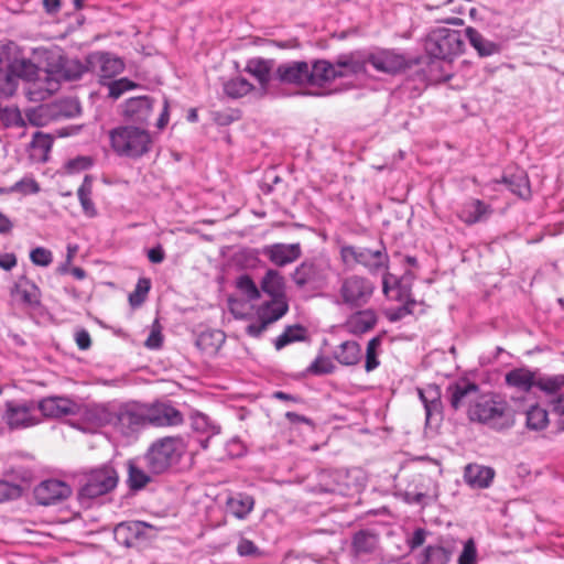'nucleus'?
<instances>
[{"label": "nucleus", "mask_w": 564, "mask_h": 564, "mask_svg": "<svg viewBox=\"0 0 564 564\" xmlns=\"http://www.w3.org/2000/svg\"><path fill=\"white\" fill-rule=\"evenodd\" d=\"M340 257L344 263H357L365 267L370 273H377L388 268L389 256L386 247L372 250L366 247L343 246Z\"/></svg>", "instance_id": "7"}, {"label": "nucleus", "mask_w": 564, "mask_h": 564, "mask_svg": "<svg viewBox=\"0 0 564 564\" xmlns=\"http://www.w3.org/2000/svg\"><path fill=\"white\" fill-rule=\"evenodd\" d=\"M113 152L128 159H139L147 154L152 147L149 131L131 124L117 127L109 132Z\"/></svg>", "instance_id": "3"}, {"label": "nucleus", "mask_w": 564, "mask_h": 564, "mask_svg": "<svg viewBox=\"0 0 564 564\" xmlns=\"http://www.w3.org/2000/svg\"><path fill=\"white\" fill-rule=\"evenodd\" d=\"M118 484V474L111 466H102L93 470L86 482L82 486L78 498L82 503L86 500L104 496L116 488Z\"/></svg>", "instance_id": "10"}, {"label": "nucleus", "mask_w": 564, "mask_h": 564, "mask_svg": "<svg viewBox=\"0 0 564 564\" xmlns=\"http://www.w3.org/2000/svg\"><path fill=\"white\" fill-rule=\"evenodd\" d=\"M86 62L89 70L98 76L100 84L124 69L123 61L109 52H94L86 57Z\"/></svg>", "instance_id": "12"}, {"label": "nucleus", "mask_w": 564, "mask_h": 564, "mask_svg": "<svg viewBox=\"0 0 564 564\" xmlns=\"http://www.w3.org/2000/svg\"><path fill=\"white\" fill-rule=\"evenodd\" d=\"M82 107L77 99L64 98L50 104L41 105L28 113L30 122L43 126L48 120L70 119L80 115Z\"/></svg>", "instance_id": "8"}, {"label": "nucleus", "mask_w": 564, "mask_h": 564, "mask_svg": "<svg viewBox=\"0 0 564 564\" xmlns=\"http://www.w3.org/2000/svg\"><path fill=\"white\" fill-rule=\"evenodd\" d=\"M102 85L108 88V97L115 100L120 98L123 93L137 87V84L127 77L119 79L111 78Z\"/></svg>", "instance_id": "48"}, {"label": "nucleus", "mask_w": 564, "mask_h": 564, "mask_svg": "<svg viewBox=\"0 0 564 564\" xmlns=\"http://www.w3.org/2000/svg\"><path fill=\"white\" fill-rule=\"evenodd\" d=\"M416 305L415 300H408L404 305L398 307L393 313L390 314L389 319L397 322L404 318L408 315L413 314V308Z\"/></svg>", "instance_id": "63"}, {"label": "nucleus", "mask_w": 564, "mask_h": 564, "mask_svg": "<svg viewBox=\"0 0 564 564\" xmlns=\"http://www.w3.org/2000/svg\"><path fill=\"white\" fill-rule=\"evenodd\" d=\"M333 357L343 366H356L362 358L361 346L354 340H346L333 351Z\"/></svg>", "instance_id": "30"}, {"label": "nucleus", "mask_w": 564, "mask_h": 564, "mask_svg": "<svg viewBox=\"0 0 564 564\" xmlns=\"http://www.w3.org/2000/svg\"><path fill=\"white\" fill-rule=\"evenodd\" d=\"M366 57L367 52L365 51H352L339 54L334 61L337 74H343L344 78L366 73V66L368 64Z\"/></svg>", "instance_id": "22"}, {"label": "nucleus", "mask_w": 564, "mask_h": 564, "mask_svg": "<svg viewBox=\"0 0 564 564\" xmlns=\"http://www.w3.org/2000/svg\"><path fill=\"white\" fill-rule=\"evenodd\" d=\"M153 99L149 96L132 97L124 102L123 116L134 123L145 124L152 113Z\"/></svg>", "instance_id": "23"}, {"label": "nucleus", "mask_w": 564, "mask_h": 564, "mask_svg": "<svg viewBox=\"0 0 564 564\" xmlns=\"http://www.w3.org/2000/svg\"><path fill=\"white\" fill-rule=\"evenodd\" d=\"M22 489L19 485L0 480V503L6 500L17 499L21 496Z\"/></svg>", "instance_id": "59"}, {"label": "nucleus", "mask_w": 564, "mask_h": 564, "mask_svg": "<svg viewBox=\"0 0 564 564\" xmlns=\"http://www.w3.org/2000/svg\"><path fill=\"white\" fill-rule=\"evenodd\" d=\"M225 341V335L221 332L203 333L197 338V346L203 349L210 347L213 350H217L220 345Z\"/></svg>", "instance_id": "53"}, {"label": "nucleus", "mask_w": 564, "mask_h": 564, "mask_svg": "<svg viewBox=\"0 0 564 564\" xmlns=\"http://www.w3.org/2000/svg\"><path fill=\"white\" fill-rule=\"evenodd\" d=\"M192 426L194 431L206 434L207 436L199 441L203 448L208 447L209 440L220 433V426L212 422V420L203 413H197L192 417Z\"/></svg>", "instance_id": "37"}, {"label": "nucleus", "mask_w": 564, "mask_h": 564, "mask_svg": "<svg viewBox=\"0 0 564 564\" xmlns=\"http://www.w3.org/2000/svg\"><path fill=\"white\" fill-rule=\"evenodd\" d=\"M11 191L21 192L23 194H36L40 192V185L33 178H23L17 182Z\"/></svg>", "instance_id": "61"}, {"label": "nucleus", "mask_w": 564, "mask_h": 564, "mask_svg": "<svg viewBox=\"0 0 564 564\" xmlns=\"http://www.w3.org/2000/svg\"><path fill=\"white\" fill-rule=\"evenodd\" d=\"M148 528L150 525L142 521L121 522L115 527L113 536L119 544L131 547L144 535Z\"/></svg>", "instance_id": "26"}, {"label": "nucleus", "mask_w": 564, "mask_h": 564, "mask_svg": "<svg viewBox=\"0 0 564 564\" xmlns=\"http://www.w3.org/2000/svg\"><path fill=\"white\" fill-rule=\"evenodd\" d=\"M378 545V536L369 530H360L352 538L356 554H370Z\"/></svg>", "instance_id": "41"}, {"label": "nucleus", "mask_w": 564, "mask_h": 564, "mask_svg": "<svg viewBox=\"0 0 564 564\" xmlns=\"http://www.w3.org/2000/svg\"><path fill=\"white\" fill-rule=\"evenodd\" d=\"M37 409L46 417H63L77 414L79 405L69 398L48 397L39 402Z\"/></svg>", "instance_id": "20"}, {"label": "nucleus", "mask_w": 564, "mask_h": 564, "mask_svg": "<svg viewBox=\"0 0 564 564\" xmlns=\"http://www.w3.org/2000/svg\"><path fill=\"white\" fill-rule=\"evenodd\" d=\"M273 80L288 86H308V62L290 61L279 64L273 70Z\"/></svg>", "instance_id": "13"}, {"label": "nucleus", "mask_w": 564, "mask_h": 564, "mask_svg": "<svg viewBox=\"0 0 564 564\" xmlns=\"http://www.w3.org/2000/svg\"><path fill=\"white\" fill-rule=\"evenodd\" d=\"M465 32L441 26L432 30L425 41L427 54L434 58L447 59L464 50Z\"/></svg>", "instance_id": "5"}, {"label": "nucleus", "mask_w": 564, "mask_h": 564, "mask_svg": "<svg viewBox=\"0 0 564 564\" xmlns=\"http://www.w3.org/2000/svg\"><path fill=\"white\" fill-rule=\"evenodd\" d=\"M495 477V470L491 467L469 464L465 467L464 479L473 488H487Z\"/></svg>", "instance_id": "28"}, {"label": "nucleus", "mask_w": 564, "mask_h": 564, "mask_svg": "<svg viewBox=\"0 0 564 564\" xmlns=\"http://www.w3.org/2000/svg\"><path fill=\"white\" fill-rule=\"evenodd\" d=\"M406 487H411L414 492L424 494V499L427 502H432L437 498L436 485L429 475H413Z\"/></svg>", "instance_id": "38"}, {"label": "nucleus", "mask_w": 564, "mask_h": 564, "mask_svg": "<svg viewBox=\"0 0 564 564\" xmlns=\"http://www.w3.org/2000/svg\"><path fill=\"white\" fill-rule=\"evenodd\" d=\"M87 70V62L83 64L78 59H65L61 63L57 75L63 80L72 82L82 78Z\"/></svg>", "instance_id": "42"}, {"label": "nucleus", "mask_w": 564, "mask_h": 564, "mask_svg": "<svg viewBox=\"0 0 564 564\" xmlns=\"http://www.w3.org/2000/svg\"><path fill=\"white\" fill-rule=\"evenodd\" d=\"M95 411L100 423L113 425L124 435L148 425L145 403L127 402L118 406L98 405Z\"/></svg>", "instance_id": "1"}, {"label": "nucleus", "mask_w": 564, "mask_h": 564, "mask_svg": "<svg viewBox=\"0 0 564 564\" xmlns=\"http://www.w3.org/2000/svg\"><path fill=\"white\" fill-rule=\"evenodd\" d=\"M261 290L271 299H285L283 276L275 270H268L261 281Z\"/></svg>", "instance_id": "34"}, {"label": "nucleus", "mask_w": 564, "mask_h": 564, "mask_svg": "<svg viewBox=\"0 0 564 564\" xmlns=\"http://www.w3.org/2000/svg\"><path fill=\"white\" fill-rule=\"evenodd\" d=\"M494 214L491 205L478 199L467 200L458 213V218L467 226L487 221Z\"/></svg>", "instance_id": "24"}, {"label": "nucleus", "mask_w": 564, "mask_h": 564, "mask_svg": "<svg viewBox=\"0 0 564 564\" xmlns=\"http://www.w3.org/2000/svg\"><path fill=\"white\" fill-rule=\"evenodd\" d=\"M0 121L6 127L21 126L23 123L19 109L8 107L0 110Z\"/></svg>", "instance_id": "57"}, {"label": "nucleus", "mask_w": 564, "mask_h": 564, "mask_svg": "<svg viewBox=\"0 0 564 564\" xmlns=\"http://www.w3.org/2000/svg\"><path fill=\"white\" fill-rule=\"evenodd\" d=\"M261 253L276 267H285L293 263L302 256V248L295 243H273L264 246Z\"/></svg>", "instance_id": "19"}, {"label": "nucleus", "mask_w": 564, "mask_h": 564, "mask_svg": "<svg viewBox=\"0 0 564 564\" xmlns=\"http://www.w3.org/2000/svg\"><path fill=\"white\" fill-rule=\"evenodd\" d=\"M378 323V315L372 308L357 311L350 314L343 327L351 335L360 336L370 332Z\"/></svg>", "instance_id": "25"}, {"label": "nucleus", "mask_w": 564, "mask_h": 564, "mask_svg": "<svg viewBox=\"0 0 564 564\" xmlns=\"http://www.w3.org/2000/svg\"><path fill=\"white\" fill-rule=\"evenodd\" d=\"M254 89V86L246 78L236 76L224 83V93L232 99L241 98Z\"/></svg>", "instance_id": "45"}, {"label": "nucleus", "mask_w": 564, "mask_h": 564, "mask_svg": "<svg viewBox=\"0 0 564 564\" xmlns=\"http://www.w3.org/2000/svg\"><path fill=\"white\" fill-rule=\"evenodd\" d=\"M536 378L532 371L517 368L506 375V382L510 387L528 392L532 387H535Z\"/></svg>", "instance_id": "35"}, {"label": "nucleus", "mask_w": 564, "mask_h": 564, "mask_svg": "<svg viewBox=\"0 0 564 564\" xmlns=\"http://www.w3.org/2000/svg\"><path fill=\"white\" fill-rule=\"evenodd\" d=\"M343 74H337L334 62L327 59H315L308 63V86L323 88Z\"/></svg>", "instance_id": "21"}, {"label": "nucleus", "mask_w": 564, "mask_h": 564, "mask_svg": "<svg viewBox=\"0 0 564 564\" xmlns=\"http://www.w3.org/2000/svg\"><path fill=\"white\" fill-rule=\"evenodd\" d=\"M91 194H93V178L89 175H86L84 177L82 185L77 189V196H78V200L80 203L84 214L89 218L97 216V209L91 199Z\"/></svg>", "instance_id": "39"}, {"label": "nucleus", "mask_w": 564, "mask_h": 564, "mask_svg": "<svg viewBox=\"0 0 564 564\" xmlns=\"http://www.w3.org/2000/svg\"><path fill=\"white\" fill-rule=\"evenodd\" d=\"M465 37L469 41L470 45L476 50L480 57L492 56L501 51L498 43L486 39L479 31L471 26L465 29Z\"/></svg>", "instance_id": "29"}, {"label": "nucleus", "mask_w": 564, "mask_h": 564, "mask_svg": "<svg viewBox=\"0 0 564 564\" xmlns=\"http://www.w3.org/2000/svg\"><path fill=\"white\" fill-rule=\"evenodd\" d=\"M375 284L368 278L350 274L339 281L336 303L348 308H359L368 304L375 292Z\"/></svg>", "instance_id": "6"}, {"label": "nucleus", "mask_w": 564, "mask_h": 564, "mask_svg": "<svg viewBox=\"0 0 564 564\" xmlns=\"http://www.w3.org/2000/svg\"><path fill=\"white\" fill-rule=\"evenodd\" d=\"M417 394L425 410L426 425L443 419L442 391L437 384H427L417 389Z\"/></svg>", "instance_id": "18"}, {"label": "nucleus", "mask_w": 564, "mask_h": 564, "mask_svg": "<svg viewBox=\"0 0 564 564\" xmlns=\"http://www.w3.org/2000/svg\"><path fill=\"white\" fill-rule=\"evenodd\" d=\"M468 415L471 421L488 424L498 431L510 429L514 424V411L496 395H478L476 402L470 405Z\"/></svg>", "instance_id": "2"}, {"label": "nucleus", "mask_w": 564, "mask_h": 564, "mask_svg": "<svg viewBox=\"0 0 564 564\" xmlns=\"http://www.w3.org/2000/svg\"><path fill=\"white\" fill-rule=\"evenodd\" d=\"M30 259L35 265L48 267L53 261V254L46 248L36 247L30 252Z\"/></svg>", "instance_id": "56"}, {"label": "nucleus", "mask_w": 564, "mask_h": 564, "mask_svg": "<svg viewBox=\"0 0 564 564\" xmlns=\"http://www.w3.org/2000/svg\"><path fill=\"white\" fill-rule=\"evenodd\" d=\"M236 285L248 297V300L254 301L260 297L258 286L248 274L240 275L237 279Z\"/></svg>", "instance_id": "55"}, {"label": "nucleus", "mask_w": 564, "mask_h": 564, "mask_svg": "<svg viewBox=\"0 0 564 564\" xmlns=\"http://www.w3.org/2000/svg\"><path fill=\"white\" fill-rule=\"evenodd\" d=\"M237 553L240 556L248 557H259L262 552L260 549L251 541L246 538H241L237 544Z\"/></svg>", "instance_id": "58"}, {"label": "nucleus", "mask_w": 564, "mask_h": 564, "mask_svg": "<svg viewBox=\"0 0 564 564\" xmlns=\"http://www.w3.org/2000/svg\"><path fill=\"white\" fill-rule=\"evenodd\" d=\"M479 395V386L468 379H458L446 388V398L454 410L473 405Z\"/></svg>", "instance_id": "17"}, {"label": "nucleus", "mask_w": 564, "mask_h": 564, "mask_svg": "<svg viewBox=\"0 0 564 564\" xmlns=\"http://www.w3.org/2000/svg\"><path fill=\"white\" fill-rule=\"evenodd\" d=\"M535 387L546 394H555L564 388V375L539 376Z\"/></svg>", "instance_id": "47"}, {"label": "nucleus", "mask_w": 564, "mask_h": 564, "mask_svg": "<svg viewBox=\"0 0 564 564\" xmlns=\"http://www.w3.org/2000/svg\"><path fill=\"white\" fill-rule=\"evenodd\" d=\"M254 505L253 498L246 494H237L227 499V511L238 519L246 518Z\"/></svg>", "instance_id": "36"}, {"label": "nucleus", "mask_w": 564, "mask_h": 564, "mask_svg": "<svg viewBox=\"0 0 564 564\" xmlns=\"http://www.w3.org/2000/svg\"><path fill=\"white\" fill-rule=\"evenodd\" d=\"M150 480V476L144 470L132 464L129 465L128 482L131 489H142Z\"/></svg>", "instance_id": "54"}, {"label": "nucleus", "mask_w": 564, "mask_h": 564, "mask_svg": "<svg viewBox=\"0 0 564 564\" xmlns=\"http://www.w3.org/2000/svg\"><path fill=\"white\" fill-rule=\"evenodd\" d=\"M306 328L302 325H291L288 326L284 332L279 335L274 340V347L276 350H280L288 346L289 344L301 341L305 339Z\"/></svg>", "instance_id": "46"}, {"label": "nucleus", "mask_w": 564, "mask_h": 564, "mask_svg": "<svg viewBox=\"0 0 564 564\" xmlns=\"http://www.w3.org/2000/svg\"><path fill=\"white\" fill-rule=\"evenodd\" d=\"M501 182L507 185L511 193L519 196L520 198H530L531 188L529 177L525 172L519 171L510 175H505Z\"/></svg>", "instance_id": "32"}, {"label": "nucleus", "mask_w": 564, "mask_h": 564, "mask_svg": "<svg viewBox=\"0 0 564 564\" xmlns=\"http://www.w3.org/2000/svg\"><path fill=\"white\" fill-rule=\"evenodd\" d=\"M549 424L547 411L539 404L531 405L525 411V426L531 431H542Z\"/></svg>", "instance_id": "44"}, {"label": "nucleus", "mask_w": 564, "mask_h": 564, "mask_svg": "<svg viewBox=\"0 0 564 564\" xmlns=\"http://www.w3.org/2000/svg\"><path fill=\"white\" fill-rule=\"evenodd\" d=\"M336 369L334 362L325 356H318L307 367L306 372L315 376H323L333 373Z\"/></svg>", "instance_id": "50"}, {"label": "nucleus", "mask_w": 564, "mask_h": 564, "mask_svg": "<svg viewBox=\"0 0 564 564\" xmlns=\"http://www.w3.org/2000/svg\"><path fill=\"white\" fill-rule=\"evenodd\" d=\"M452 549L441 544L427 545L421 556V564H447Z\"/></svg>", "instance_id": "43"}, {"label": "nucleus", "mask_w": 564, "mask_h": 564, "mask_svg": "<svg viewBox=\"0 0 564 564\" xmlns=\"http://www.w3.org/2000/svg\"><path fill=\"white\" fill-rule=\"evenodd\" d=\"M17 82L19 79L33 80L37 76L39 67L28 58H14L8 65Z\"/></svg>", "instance_id": "40"}, {"label": "nucleus", "mask_w": 564, "mask_h": 564, "mask_svg": "<svg viewBox=\"0 0 564 564\" xmlns=\"http://www.w3.org/2000/svg\"><path fill=\"white\" fill-rule=\"evenodd\" d=\"M273 59L261 57L251 58L247 62L245 70L258 80L263 93L268 91L269 84L273 80Z\"/></svg>", "instance_id": "27"}, {"label": "nucleus", "mask_w": 564, "mask_h": 564, "mask_svg": "<svg viewBox=\"0 0 564 564\" xmlns=\"http://www.w3.org/2000/svg\"><path fill=\"white\" fill-rule=\"evenodd\" d=\"M185 451L180 436H165L154 441L144 455V464L149 473L160 475L176 465Z\"/></svg>", "instance_id": "4"}, {"label": "nucleus", "mask_w": 564, "mask_h": 564, "mask_svg": "<svg viewBox=\"0 0 564 564\" xmlns=\"http://www.w3.org/2000/svg\"><path fill=\"white\" fill-rule=\"evenodd\" d=\"M148 425L158 427L177 426L184 421L180 410L169 402H154L145 404Z\"/></svg>", "instance_id": "14"}, {"label": "nucleus", "mask_w": 564, "mask_h": 564, "mask_svg": "<svg viewBox=\"0 0 564 564\" xmlns=\"http://www.w3.org/2000/svg\"><path fill=\"white\" fill-rule=\"evenodd\" d=\"M53 144V139L48 134L35 132L32 139V147L41 149L45 152L50 151Z\"/></svg>", "instance_id": "64"}, {"label": "nucleus", "mask_w": 564, "mask_h": 564, "mask_svg": "<svg viewBox=\"0 0 564 564\" xmlns=\"http://www.w3.org/2000/svg\"><path fill=\"white\" fill-rule=\"evenodd\" d=\"M458 564H477V550L473 540L464 544L463 551L458 557Z\"/></svg>", "instance_id": "60"}, {"label": "nucleus", "mask_w": 564, "mask_h": 564, "mask_svg": "<svg viewBox=\"0 0 564 564\" xmlns=\"http://www.w3.org/2000/svg\"><path fill=\"white\" fill-rule=\"evenodd\" d=\"M70 495V486L58 479L44 480L34 489V498L41 506H53L59 503Z\"/></svg>", "instance_id": "15"}, {"label": "nucleus", "mask_w": 564, "mask_h": 564, "mask_svg": "<svg viewBox=\"0 0 564 564\" xmlns=\"http://www.w3.org/2000/svg\"><path fill=\"white\" fill-rule=\"evenodd\" d=\"M289 311V304L285 299H271L263 303L258 310L259 318H264L270 325L279 321Z\"/></svg>", "instance_id": "33"}, {"label": "nucleus", "mask_w": 564, "mask_h": 564, "mask_svg": "<svg viewBox=\"0 0 564 564\" xmlns=\"http://www.w3.org/2000/svg\"><path fill=\"white\" fill-rule=\"evenodd\" d=\"M367 63L377 72L387 75H397L410 67V62L403 54L394 50L378 48L373 52H367Z\"/></svg>", "instance_id": "11"}, {"label": "nucleus", "mask_w": 564, "mask_h": 564, "mask_svg": "<svg viewBox=\"0 0 564 564\" xmlns=\"http://www.w3.org/2000/svg\"><path fill=\"white\" fill-rule=\"evenodd\" d=\"M151 288V282L147 278L139 279L134 291L129 295V303L132 307L140 306L149 293Z\"/></svg>", "instance_id": "52"}, {"label": "nucleus", "mask_w": 564, "mask_h": 564, "mask_svg": "<svg viewBox=\"0 0 564 564\" xmlns=\"http://www.w3.org/2000/svg\"><path fill=\"white\" fill-rule=\"evenodd\" d=\"M381 341H382L381 337L376 336V337L371 338L367 344L366 361H365V369L367 372L375 370L380 364L378 360V357H377V350L380 347Z\"/></svg>", "instance_id": "51"}, {"label": "nucleus", "mask_w": 564, "mask_h": 564, "mask_svg": "<svg viewBox=\"0 0 564 564\" xmlns=\"http://www.w3.org/2000/svg\"><path fill=\"white\" fill-rule=\"evenodd\" d=\"M93 165V160L89 156H77L76 159L69 160L66 164V169L70 173L85 171Z\"/></svg>", "instance_id": "62"}, {"label": "nucleus", "mask_w": 564, "mask_h": 564, "mask_svg": "<svg viewBox=\"0 0 564 564\" xmlns=\"http://www.w3.org/2000/svg\"><path fill=\"white\" fill-rule=\"evenodd\" d=\"M329 268L330 264L326 259H306L296 267L292 280L299 289L317 290L324 285Z\"/></svg>", "instance_id": "9"}, {"label": "nucleus", "mask_w": 564, "mask_h": 564, "mask_svg": "<svg viewBox=\"0 0 564 564\" xmlns=\"http://www.w3.org/2000/svg\"><path fill=\"white\" fill-rule=\"evenodd\" d=\"M35 406L33 402H14L8 401L6 403V412L3 420L11 430H20L33 426L39 423L37 419L33 415Z\"/></svg>", "instance_id": "16"}, {"label": "nucleus", "mask_w": 564, "mask_h": 564, "mask_svg": "<svg viewBox=\"0 0 564 564\" xmlns=\"http://www.w3.org/2000/svg\"><path fill=\"white\" fill-rule=\"evenodd\" d=\"M12 295L17 296L24 305L37 308L41 304V291L35 283L24 279L15 284Z\"/></svg>", "instance_id": "31"}, {"label": "nucleus", "mask_w": 564, "mask_h": 564, "mask_svg": "<svg viewBox=\"0 0 564 564\" xmlns=\"http://www.w3.org/2000/svg\"><path fill=\"white\" fill-rule=\"evenodd\" d=\"M18 88V82L9 67L0 65V98L11 97Z\"/></svg>", "instance_id": "49"}]
</instances>
